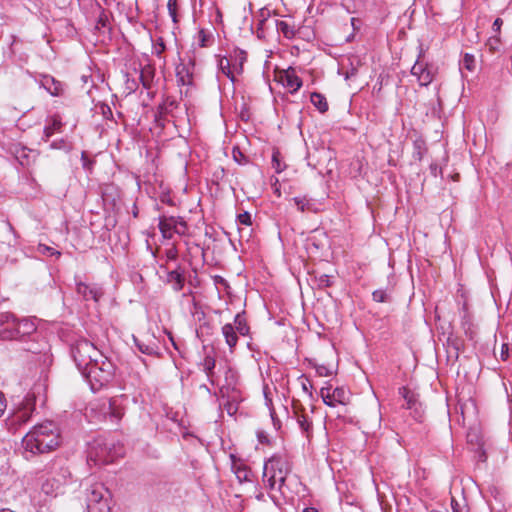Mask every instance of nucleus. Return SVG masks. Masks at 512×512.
<instances>
[{
    "label": "nucleus",
    "mask_w": 512,
    "mask_h": 512,
    "mask_svg": "<svg viewBox=\"0 0 512 512\" xmlns=\"http://www.w3.org/2000/svg\"><path fill=\"white\" fill-rule=\"evenodd\" d=\"M63 123L58 115H53L46 120V125L43 129L42 140L48 142L49 139L57 132H61Z\"/></svg>",
    "instance_id": "nucleus-14"
},
{
    "label": "nucleus",
    "mask_w": 512,
    "mask_h": 512,
    "mask_svg": "<svg viewBox=\"0 0 512 512\" xmlns=\"http://www.w3.org/2000/svg\"><path fill=\"white\" fill-rule=\"evenodd\" d=\"M87 512H110L111 494L103 483L91 484L86 489Z\"/></svg>",
    "instance_id": "nucleus-5"
},
{
    "label": "nucleus",
    "mask_w": 512,
    "mask_h": 512,
    "mask_svg": "<svg viewBox=\"0 0 512 512\" xmlns=\"http://www.w3.org/2000/svg\"><path fill=\"white\" fill-rule=\"evenodd\" d=\"M462 66L468 71L475 69V57L472 54L466 53L461 61Z\"/></svg>",
    "instance_id": "nucleus-33"
},
{
    "label": "nucleus",
    "mask_w": 512,
    "mask_h": 512,
    "mask_svg": "<svg viewBox=\"0 0 512 512\" xmlns=\"http://www.w3.org/2000/svg\"><path fill=\"white\" fill-rule=\"evenodd\" d=\"M451 507L453 512H469L466 505H460L453 497L451 499Z\"/></svg>",
    "instance_id": "nucleus-42"
},
{
    "label": "nucleus",
    "mask_w": 512,
    "mask_h": 512,
    "mask_svg": "<svg viewBox=\"0 0 512 512\" xmlns=\"http://www.w3.org/2000/svg\"><path fill=\"white\" fill-rule=\"evenodd\" d=\"M503 24V21L501 18H496L493 22V25H492V30L495 32V33H499L500 32V29H501V26Z\"/></svg>",
    "instance_id": "nucleus-50"
},
{
    "label": "nucleus",
    "mask_w": 512,
    "mask_h": 512,
    "mask_svg": "<svg viewBox=\"0 0 512 512\" xmlns=\"http://www.w3.org/2000/svg\"><path fill=\"white\" fill-rule=\"evenodd\" d=\"M16 325V317L9 313L0 314V339L12 340L14 339V326Z\"/></svg>",
    "instance_id": "nucleus-11"
},
{
    "label": "nucleus",
    "mask_w": 512,
    "mask_h": 512,
    "mask_svg": "<svg viewBox=\"0 0 512 512\" xmlns=\"http://www.w3.org/2000/svg\"><path fill=\"white\" fill-rule=\"evenodd\" d=\"M158 226L162 236L166 239L172 238L174 233L184 234L187 229V225L184 220L173 216L160 217Z\"/></svg>",
    "instance_id": "nucleus-8"
},
{
    "label": "nucleus",
    "mask_w": 512,
    "mask_h": 512,
    "mask_svg": "<svg viewBox=\"0 0 512 512\" xmlns=\"http://www.w3.org/2000/svg\"><path fill=\"white\" fill-rule=\"evenodd\" d=\"M81 374L90 383L92 390H97L107 385L112 380L114 376V365L107 357H103L97 361V364L93 363L81 372Z\"/></svg>",
    "instance_id": "nucleus-4"
},
{
    "label": "nucleus",
    "mask_w": 512,
    "mask_h": 512,
    "mask_svg": "<svg viewBox=\"0 0 512 512\" xmlns=\"http://www.w3.org/2000/svg\"><path fill=\"white\" fill-rule=\"evenodd\" d=\"M61 442L60 430L56 423L45 421L35 425L22 439L26 452L33 455L49 453L56 449Z\"/></svg>",
    "instance_id": "nucleus-1"
},
{
    "label": "nucleus",
    "mask_w": 512,
    "mask_h": 512,
    "mask_svg": "<svg viewBox=\"0 0 512 512\" xmlns=\"http://www.w3.org/2000/svg\"><path fill=\"white\" fill-rule=\"evenodd\" d=\"M35 410L34 404L29 400H24L8 419L9 429L18 430L26 424Z\"/></svg>",
    "instance_id": "nucleus-7"
},
{
    "label": "nucleus",
    "mask_w": 512,
    "mask_h": 512,
    "mask_svg": "<svg viewBox=\"0 0 512 512\" xmlns=\"http://www.w3.org/2000/svg\"><path fill=\"white\" fill-rule=\"evenodd\" d=\"M218 67L225 76H227L229 79H231V81H234L235 71L233 70L232 62H231L230 58H228V57L220 58L218 61Z\"/></svg>",
    "instance_id": "nucleus-27"
},
{
    "label": "nucleus",
    "mask_w": 512,
    "mask_h": 512,
    "mask_svg": "<svg viewBox=\"0 0 512 512\" xmlns=\"http://www.w3.org/2000/svg\"><path fill=\"white\" fill-rule=\"evenodd\" d=\"M292 201L297 206V209L300 212H306V211L314 212V213L317 212L315 203L311 199H308L306 196L294 197V198H292Z\"/></svg>",
    "instance_id": "nucleus-20"
},
{
    "label": "nucleus",
    "mask_w": 512,
    "mask_h": 512,
    "mask_svg": "<svg viewBox=\"0 0 512 512\" xmlns=\"http://www.w3.org/2000/svg\"><path fill=\"white\" fill-rule=\"evenodd\" d=\"M276 29L279 33L283 34L286 38L291 39L294 37L295 31L286 21H276Z\"/></svg>",
    "instance_id": "nucleus-30"
},
{
    "label": "nucleus",
    "mask_w": 512,
    "mask_h": 512,
    "mask_svg": "<svg viewBox=\"0 0 512 512\" xmlns=\"http://www.w3.org/2000/svg\"><path fill=\"white\" fill-rule=\"evenodd\" d=\"M509 353H510V346L508 343H503L502 346H501V353H500V356H501V359L503 361L507 360L508 357H509Z\"/></svg>",
    "instance_id": "nucleus-46"
},
{
    "label": "nucleus",
    "mask_w": 512,
    "mask_h": 512,
    "mask_svg": "<svg viewBox=\"0 0 512 512\" xmlns=\"http://www.w3.org/2000/svg\"><path fill=\"white\" fill-rule=\"evenodd\" d=\"M278 157H279V153L278 152H274L273 156H272V166H273V168H274L276 173H280L283 170V167L281 166V163H280Z\"/></svg>",
    "instance_id": "nucleus-40"
},
{
    "label": "nucleus",
    "mask_w": 512,
    "mask_h": 512,
    "mask_svg": "<svg viewBox=\"0 0 512 512\" xmlns=\"http://www.w3.org/2000/svg\"><path fill=\"white\" fill-rule=\"evenodd\" d=\"M36 325L33 320L28 318L17 319L16 325L14 326V339L29 336L36 331Z\"/></svg>",
    "instance_id": "nucleus-13"
},
{
    "label": "nucleus",
    "mask_w": 512,
    "mask_h": 512,
    "mask_svg": "<svg viewBox=\"0 0 512 512\" xmlns=\"http://www.w3.org/2000/svg\"><path fill=\"white\" fill-rule=\"evenodd\" d=\"M50 148L51 149H62V150L68 151L71 149V145L68 144L64 139H60V140L51 142Z\"/></svg>",
    "instance_id": "nucleus-36"
},
{
    "label": "nucleus",
    "mask_w": 512,
    "mask_h": 512,
    "mask_svg": "<svg viewBox=\"0 0 512 512\" xmlns=\"http://www.w3.org/2000/svg\"><path fill=\"white\" fill-rule=\"evenodd\" d=\"M168 336H169V339H170V341H171V343H172L173 347H174L176 350H179V346H178V344L175 342V340H174V338H173L172 334H171V333H169V334H168Z\"/></svg>",
    "instance_id": "nucleus-55"
},
{
    "label": "nucleus",
    "mask_w": 512,
    "mask_h": 512,
    "mask_svg": "<svg viewBox=\"0 0 512 512\" xmlns=\"http://www.w3.org/2000/svg\"><path fill=\"white\" fill-rule=\"evenodd\" d=\"M166 256L170 260H175L177 258V250L175 248H170L166 251Z\"/></svg>",
    "instance_id": "nucleus-53"
},
{
    "label": "nucleus",
    "mask_w": 512,
    "mask_h": 512,
    "mask_svg": "<svg viewBox=\"0 0 512 512\" xmlns=\"http://www.w3.org/2000/svg\"><path fill=\"white\" fill-rule=\"evenodd\" d=\"M285 86L296 92L302 86L301 79L294 73H287L285 77Z\"/></svg>",
    "instance_id": "nucleus-29"
},
{
    "label": "nucleus",
    "mask_w": 512,
    "mask_h": 512,
    "mask_svg": "<svg viewBox=\"0 0 512 512\" xmlns=\"http://www.w3.org/2000/svg\"><path fill=\"white\" fill-rule=\"evenodd\" d=\"M155 54L160 55L165 50V44L162 39H159V41L154 46Z\"/></svg>",
    "instance_id": "nucleus-47"
},
{
    "label": "nucleus",
    "mask_w": 512,
    "mask_h": 512,
    "mask_svg": "<svg viewBox=\"0 0 512 512\" xmlns=\"http://www.w3.org/2000/svg\"><path fill=\"white\" fill-rule=\"evenodd\" d=\"M295 418L297 420V423L302 430V432L306 433L307 436L312 431V421L311 419L304 413L305 409L302 407V405H293Z\"/></svg>",
    "instance_id": "nucleus-15"
},
{
    "label": "nucleus",
    "mask_w": 512,
    "mask_h": 512,
    "mask_svg": "<svg viewBox=\"0 0 512 512\" xmlns=\"http://www.w3.org/2000/svg\"><path fill=\"white\" fill-rule=\"evenodd\" d=\"M167 8L172 21L177 23V0H168Z\"/></svg>",
    "instance_id": "nucleus-34"
},
{
    "label": "nucleus",
    "mask_w": 512,
    "mask_h": 512,
    "mask_svg": "<svg viewBox=\"0 0 512 512\" xmlns=\"http://www.w3.org/2000/svg\"><path fill=\"white\" fill-rule=\"evenodd\" d=\"M232 459V470L234 471L237 479L240 482L250 481L251 471L244 464L236 461L233 456Z\"/></svg>",
    "instance_id": "nucleus-21"
},
{
    "label": "nucleus",
    "mask_w": 512,
    "mask_h": 512,
    "mask_svg": "<svg viewBox=\"0 0 512 512\" xmlns=\"http://www.w3.org/2000/svg\"><path fill=\"white\" fill-rule=\"evenodd\" d=\"M299 382H300V385H301V388L303 390L304 393H306L310 398H312L313 394H312V383L310 381V379L305 376V375H301L299 377Z\"/></svg>",
    "instance_id": "nucleus-32"
},
{
    "label": "nucleus",
    "mask_w": 512,
    "mask_h": 512,
    "mask_svg": "<svg viewBox=\"0 0 512 512\" xmlns=\"http://www.w3.org/2000/svg\"><path fill=\"white\" fill-rule=\"evenodd\" d=\"M61 487L62 482L60 480L55 478H48L42 483L41 491L48 496H56Z\"/></svg>",
    "instance_id": "nucleus-19"
},
{
    "label": "nucleus",
    "mask_w": 512,
    "mask_h": 512,
    "mask_svg": "<svg viewBox=\"0 0 512 512\" xmlns=\"http://www.w3.org/2000/svg\"><path fill=\"white\" fill-rule=\"evenodd\" d=\"M431 512H448L447 510H432Z\"/></svg>",
    "instance_id": "nucleus-57"
},
{
    "label": "nucleus",
    "mask_w": 512,
    "mask_h": 512,
    "mask_svg": "<svg viewBox=\"0 0 512 512\" xmlns=\"http://www.w3.org/2000/svg\"><path fill=\"white\" fill-rule=\"evenodd\" d=\"M42 86L52 95V96H59L62 91V84L61 82L55 80L51 76H45L42 79Z\"/></svg>",
    "instance_id": "nucleus-17"
},
{
    "label": "nucleus",
    "mask_w": 512,
    "mask_h": 512,
    "mask_svg": "<svg viewBox=\"0 0 512 512\" xmlns=\"http://www.w3.org/2000/svg\"><path fill=\"white\" fill-rule=\"evenodd\" d=\"M6 409V400L4 394L0 391V417L4 414Z\"/></svg>",
    "instance_id": "nucleus-51"
},
{
    "label": "nucleus",
    "mask_w": 512,
    "mask_h": 512,
    "mask_svg": "<svg viewBox=\"0 0 512 512\" xmlns=\"http://www.w3.org/2000/svg\"><path fill=\"white\" fill-rule=\"evenodd\" d=\"M348 509L349 511L347 512H362V510L359 507L353 505H348Z\"/></svg>",
    "instance_id": "nucleus-54"
},
{
    "label": "nucleus",
    "mask_w": 512,
    "mask_h": 512,
    "mask_svg": "<svg viewBox=\"0 0 512 512\" xmlns=\"http://www.w3.org/2000/svg\"><path fill=\"white\" fill-rule=\"evenodd\" d=\"M38 252L43 255H49V256L56 255L57 257H59L61 255V253L59 251H56L55 249H53L49 246H46L44 244H40L38 246Z\"/></svg>",
    "instance_id": "nucleus-35"
},
{
    "label": "nucleus",
    "mask_w": 512,
    "mask_h": 512,
    "mask_svg": "<svg viewBox=\"0 0 512 512\" xmlns=\"http://www.w3.org/2000/svg\"><path fill=\"white\" fill-rule=\"evenodd\" d=\"M399 395L405 400V407L407 409H417L418 400L414 392L409 390L407 387H401L399 389Z\"/></svg>",
    "instance_id": "nucleus-23"
},
{
    "label": "nucleus",
    "mask_w": 512,
    "mask_h": 512,
    "mask_svg": "<svg viewBox=\"0 0 512 512\" xmlns=\"http://www.w3.org/2000/svg\"><path fill=\"white\" fill-rule=\"evenodd\" d=\"M238 221L239 223L243 225H251V215L248 212H244L238 215Z\"/></svg>",
    "instance_id": "nucleus-45"
},
{
    "label": "nucleus",
    "mask_w": 512,
    "mask_h": 512,
    "mask_svg": "<svg viewBox=\"0 0 512 512\" xmlns=\"http://www.w3.org/2000/svg\"><path fill=\"white\" fill-rule=\"evenodd\" d=\"M102 412L104 416H109L112 421L118 422L124 412L123 409L120 407L119 399L117 398H111L108 401H105L102 404Z\"/></svg>",
    "instance_id": "nucleus-12"
},
{
    "label": "nucleus",
    "mask_w": 512,
    "mask_h": 512,
    "mask_svg": "<svg viewBox=\"0 0 512 512\" xmlns=\"http://www.w3.org/2000/svg\"><path fill=\"white\" fill-rule=\"evenodd\" d=\"M204 367L207 375L210 376L212 374V370L215 367V360L211 357H206L204 361Z\"/></svg>",
    "instance_id": "nucleus-41"
},
{
    "label": "nucleus",
    "mask_w": 512,
    "mask_h": 512,
    "mask_svg": "<svg viewBox=\"0 0 512 512\" xmlns=\"http://www.w3.org/2000/svg\"><path fill=\"white\" fill-rule=\"evenodd\" d=\"M421 85H428L432 81V73L427 68L420 76L417 77Z\"/></svg>",
    "instance_id": "nucleus-37"
},
{
    "label": "nucleus",
    "mask_w": 512,
    "mask_h": 512,
    "mask_svg": "<svg viewBox=\"0 0 512 512\" xmlns=\"http://www.w3.org/2000/svg\"><path fill=\"white\" fill-rule=\"evenodd\" d=\"M320 396L323 402L330 407L336 405H346L349 402V395L345 388L337 387L331 390V387H322L320 390Z\"/></svg>",
    "instance_id": "nucleus-9"
},
{
    "label": "nucleus",
    "mask_w": 512,
    "mask_h": 512,
    "mask_svg": "<svg viewBox=\"0 0 512 512\" xmlns=\"http://www.w3.org/2000/svg\"><path fill=\"white\" fill-rule=\"evenodd\" d=\"M222 401L220 402V406H223V408L226 410L228 415L233 416L236 414L238 410L237 403L230 401L229 399H225L224 395H222Z\"/></svg>",
    "instance_id": "nucleus-31"
},
{
    "label": "nucleus",
    "mask_w": 512,
    "mask_h": 512,
    "mask_svg": "<svg viewBox=\"0 0 512 512\" xmlns=\"http://www.w3.org/2000/svg\"><path fill=\"white\" fill-rule=\"evenodd\" d=\"M136 343H137V346L139 348V350L144 353V354H147V355H152L154 354L155 352V349L154 347L150 346V345H144V344H141L139 343L137 340H135Z\"/></svg>",
    "instance_id": "nucleus-44"
},
{
    "label": "nucleus",
    "mask_w": 512,
    "mask_h": 512,
    "mask_svg": "<svg viewBox=\"0 0 512 512\" xmlns=\"http://www.w3.org/2000/svg\"><path fill=\"white\" fill-rule=\"evenodd\" d=\"M303 512H318V511L313 507H309V508H305Z\"/></svg>",
    "instance_id": "nucleus-56"
},
{
    "label": "nucleus",
    "mask_w": 512,
    "mask_h": 512,
    "mask_svg": "<svg viewBox=\"0 0 512 512\" xmlns=\"http://www.w3.org/2000/svg\"><path fill=\"white\" fill-rule=\"evenodd\" d=\"M290 472L289 460L284 456L274 455L264 463L263 482L269 490H278L283 494L282 488Z\"/></svg>",
    "instance_id": "nucleus-2"
},
{
    "label": "nucleus",
    "mask_w": 512,
    "mask_h": 512,
    "mask_svg": "<svg viewBox=\"0 0 512 512\" xmlns=\"http://www.w3.org/2000/svg\"><path fill=\"white\" fill-rule=\"evenodd\" d=\"M124 454L122 445L115 443H96L88 452V462H93L95 465L108 464L113 462L117 457Z\"/></svg>",
    "instance_id": "nucleus-6"
},
{
    "label": "nucleus",
    "mask_w": 512,
    "mask_h": 512,
    "mask_svg": "<svg viewBox=\"0 0 512 512\" xmlns=\"http://www.w3.org/2000/svg\"><path fill=\"white\" fill-rule=\"evenodd\" d=\"M139 78L143 87L150 89L154 78V69L150 65H146L141 69Z\"/></svg>",
    "instance_id": "nucleus-26"
},
{
    "label": "nucleus",
    "mask_w": 512,
    "mask_h": 512,
    "mask_svg": "<svg viewBox=\"0 0 512 512\" xmlns=\"http://www.w3.org/2000/svg\"><path fill=\"white\" fill-rule=\"evenodd\" d=\"M126 88L129 90V93H132L137 89V84L134 80L130 81L129 79H127Z\"/></svg>",
    "instance_id": "nucleus-52"
},
{
    "label": "nucleus",
    "mask_w": 512,
    "mask_h": 512,
    "mask_svg": "<svg viewBox=\"0 0 512 512\" xmlns=\"http://www.w3.org/2000/svg\"><path fill=\"white\" fill-rule=\"evenodd\" d=\"M311 103L321 112L324 113L328 110V103L326 98L317 92L311 93L310 96Z\"/></svg>",
    "instance_id": "nucleus-28"
},
{
    "label": "nucleus",
    "mask_w": 512,
    "mask_h": 512,
    "mask_svg": "<svg viewBox=\"0 0 512 512\" xmlns=\"http://www.w3.org/2000/svg\"><path fill=\"white\" fill-rule=\"evenodd\" d=\"M76 291L83 297L84 300L93 299L96 302L103 295V292L100 288L91 287L83 282H77Z\"/></svg>",
    "instance_id": "nucleus-16"
},
{
    "label": "nucleus",
    "mask_w": 512,
    "mask_h": 512,
    "mask_svg": "<svg viewBox=\"0 0 512 512\" xmlns=\"http://www.w3.org/2000/svg\"><path fill=\"white\" fill-rule=\"evenodd\" d=\"M315 370L318 376L326 377L331 374V371L325 365H315Z\"/></svg>",
    "instance_id": "nucleus-43"
},
{
    "label": "nucleus",
    "mask_w": 512,
    "mask_h": 512,
    "mask_svg": "<svg viewBox=\"0 0 512 512\" xmlns=\"http://www.w3.org/2000/svg\"><path fill=\"white\" fill-rule=\"evenodd\" d=\"M167 280L172 284L173 289L177 292L184 286V276L178 270L170 271L167 275Z\"/></svg>",
    "instance_id": "nucleus-24"
},
{
    "label": "nucleus",
    "mask_w": 512,
    "mask_h": 512,
    "mask_svg": "<svg viewBox=\"0 0 512 512\" xmlns=\"http://www.w3.org/2000/svg\"><path fill=\"white\" fill-rule=\"evenodd\" d=\"M194 60L189 58L187 61H181L176 67V77L182 85H192L194 75Z\"/></svg>",
    "instance_id": "nucleus-10"
},
{
    "label": "nucleus",
    "mask_w": 512,
    "mask_h": 512,
    "mask_svg": "<svg viewBox=\"0 0 512 512\" xmlns=\"http://www.w3.org/2000/svg\"><path fill=\"white\" fill-rule=\"evenodd\" d=\"M233 158L239 164H245L247 162L246 156L240 151L239 148L235 147L232 151Z\"/></svg>",
    "instance_id": "nucleus-39"
},
{
    "label": "nucleus",
    "mask_w": 512,
    "mask_h": 512,
    "mask_svg": "<svg viewBox=\"0 0 512 512\" xmlns=\"http://www.w3.org/2000/svg\"><path fill=\"white\" fill-rule=\"evenodd\" d=\"M351 22H352V25L354 26L355 18H352V19H351Z\"/></svg>",
    "instance_id": "nucleus-58"
},
{
    "label": "nucleus",
    "mask_w": 512,
    "mask_h": 512,
    "mask_svg": "<svg viewBox=\"0 0 512 512\" xmlns=\"http://www.w3.org/2000/svg\"><path fill=\"white\" fill-rule=\"evenodd\" d=\"M373 299L377 302H384V290H376L373 292Z\"/></svg>",
    "instance_id": "nucleus-49"
},
{
    "label": "nucleus",
    "mask_w": 512,
    "mask_h": 512,
    "mask_svg": "<svg viewBox=\"0 0 512 512\" xmlns=\"http://www.w3.org/2000/svg\"><path fill=\"white\" fill-rule=\"evenodd\" d=\"M271 498H272L273 502H275V503L277 504V501H276V499L274 498V496H271Z\"/></svg>",
    "instance_id": "nucleus-59"
},
{
    "label": "nucleus",
    "mask_w": 512,
    "mask_h": 512,
    "mask_svg": "<svg viewBox=\"0 0 512 512\" xmlns=\"http://www.w3.org/2000/svg\"><path fill=\"white\" fill-rule=\"evenodd\" d=\"M237 331L235 330L234 326L230 323L225 324L222 327V334L225 338V342L229 346L231 350L234 349V347L237 345L238 342V335Z\"/></svg>",
    "instance_id": "nucleus-18"
},
{
    "label": "nucleus",
    "mask_w": 512,
    "mask_h": 512,
    "mask_svg": "<svg viewBox=\"0 0 512 512\" xmlns=\"http://www.w3.org/2000/svg\"><path fill=\"white\" fill-rule=\"evenodd\" d=\"M427 69V66L425 64H423L422 62L420 61H417L412 69H411V73L412 75L414 76H420L425 70Z\"/></svg>",
    "instance_id": "nucleus-38"
},
{
    "label": "nucleus",
    "mask_w": 512,
    "mask_h": 512,
    "mask_svg": "<svg viewBox=\"0 0 512 512\" xmlns=\"http://www.w3.org/2000/svg\"><path fill=\"white\" fill-rule=\"evenodd\" d=\"M198 38H199L200 46L205 47L207 45L206 42H207L208 36L204 30L199 31Z\"/></svg>",
    "instance_id": "nucleus-48"
},
{
    "label": "nucleus",
    "mask_w": 512,
    "mask_h": 512,
    "mask_svg": "<svg viewBox=\"0 0 512 512\" xmlns=\"http://www.w3.org/2000/svg\"><path fill=\"white\" fill-rule=\"evenodd\" d=\"M233 326H234L235 330L238 332V334H240L242 336L248 335L250 328L247 324V320L244 316V313H238L234 317V325Z\"/></svg>",
    "instance_id": "nucleus-25"
},
{
    "label": "nucleus",
    "mask_w": 512,
    "mask_h": 512,
    "mask_svg": "<svg viewBox=\"0 0 512 512\" xmlns=\"http://www.w3.org/2000/svg\"><path fill=\"white\" fill-rule=\"evenodd\" d=\"M246 52L242 50H235L234 54L230 56L232 67L235 73L240 74L243 71V64L246 61Z\"/></svg>",
    "instance_id": "nucleus-22"
},
{
    "label": "nucleus",
    "mask_w": 512,
    "mask_h": 512,
    "mask_svg": "<svg viewBox=\"0 0 512 512\" xmlns=\"http://www.w3.org/2000/svg\"><path fill=\"white\" fill-rule=\"evenodd\" d=\"M71 355L80 372H83L93 363L97 364L98 360L105 357L92 342L86 339H79L72 344Z\"/></svg>",
    "instance_id": "nucleus-3"
}]
</instances>
